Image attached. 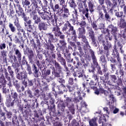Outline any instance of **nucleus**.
<instances>
[{"label":"nucleus","instance_id":"nucleus-1","mask_svg":"<svg viewBox=\"0 0 126 126\" xmlns=\"http://www.w3.org/2000/svg\"><path fill=\"white\" fill-rule=\"evenodd\" d=\"M60 5L62 7H61L59 4H54L52 3L50 9L53 10L54 12H58L60 13V15L63 17V18H68V16L70 15V12H69V9L67 8V5H65V0H59Z\"/></svg>","mask_w":126,"mask_h":126},{"label":"nucleus","instance_id":"nucleus-2","mask_svg":"<svg viewBox=\"0 0 126 126\" xmlns=\"http://www.w3.org/2000/svg\"><path fill=\"white\" fill-rule=\"evenodd\" d=\"M4 74V75H3ZM4 76L5 78H4ZM14 77V72L12 70L11 66H8L7 67V70L5 68L0 69V84L4 85L7 81H9V83L7 84L9 88L12 87V84L11 83V78ZM7 79V81H6Z\"/></svg>","mask_w":126,"mask_h":126},{"label":"nucleus","instance_id":"nucleus-3","mask_svg":"<svg viewBox=\"0 0 126 126\" xmlns=\"http://www.w3.org/2000/svg\"><path fill=\"white\" fill-rule=\"evenodd\" d=\"M98 5L96 7V10L98 11L99 18L101 19H105L106 21L110 22L111 21V15L110 12L108 11L106 8V6L104 5L105 0H98Z\"/></svg>","mask_w":126,"mask_h":126},{"label":"nucleus","instance_id":"nucleus-4","mask_svg":"<svg viewBox=\"0 0 126 126\" xmlns=\"http://www.w3.org/2000/svg\"><path fill=\"white\" fill-rule=\"evenodd\" d=\"M16 13L18 14V17H22L23 18L24 21L25 27L27 31V35L28 37H30L29 32H32V30H33V28H32V20L30 19L29 17H27L25 12H24V10H16Z\"/></svg>","mask_w":126,"mask_h":126},{"label":"nucleus","instance_id":"nucleus-5","mask_svg":"<svg viewBox=\"0 0 126 126\" xmlns=\"http://www.w3.org/2000/svg\"><path fill=\"white\" fill-rule=\"evenodd\" d=\"M88 6L87 4H86V1L85 4L82 3V7H81L80 6H78L79 12H82V14L85 15L87 19L89 18V11L91 13L94 12V7H95L94 3L92 2L90 0H88Z\"/></svg>","mask_w":126,"mask_h":126},{"label":"nucleus","instance_id":"nucleus-6","mask_svg":"<svg viewBox=\"0 0 126 126\" xmlns=\"http://www.w3.org/2000/svg\"><path fill=\"white\" fill-rule=\"evenodd\" d=\"M11 91V95H7L6 97V101L5 102V105L7 108H10V107L14 106V103L16 102H19L18 97L21 99V94L20 95L17 92H15L14 90H12Z\"/></svg>","mask_w":126,"mask_h":126},{"label":"nucleus","instance_id":"nucleus-7","mask_svg":"<svg viewBox=\"0 0 126 126\" xmlns=\"http://www.w3.org/2000/svg\"><path fill=\"white\" fill-rule=\"evenodd\" d=\"M62 31L65 32L67 35H72L75 38H77L76 31L74 29V27L72 26L68 21H67L66 23L64 24Z\"/></svg>","mask_w":126,"mask_h":126},{"label":"nucleus","instance_id":"nucleus-8","mask_svg":"<svg viewBox=\"0 0 126 126\" xmlns=\"http://www.w3.org/2000/svg\"><path fill=\"white\" fill-rule=\"evenodd\" d=\"M100 81L98 83L99 93L104 94L105 96H108L109 93L107 91L104 89V88H105V89L110 90V88L106 85L107 84V80L103 76H100Z\"/></svg>","mask_w":126,"mask_h":126},{"label":"nucleus","instance_id":"nucleus-9","mask_svg":"<svg viewBox=\"0 0 126 126\" xmlns=\"http://www.w3.org/2000/svg\"><path fill=\"white\" fill-rule=\"evenodd\" d=\"M45 102L42 101V103L46 104L48 106V110L50 111H55L56 110V105H55V99L52 97V94H48L44 97Z\"/></svg>","mask_w":126,"mask_h":126},{"label":"nucleus","instance_id":"nucleus-10","mask_svg":"<svg viewBox=\"0 0 126 126\" xmlns=\"http://www.w3.org/2000/svg\"><path fill=\"white\" fill-rule=\"evenodd\" d=\"M14 16H15L16 18L14 19V24L15 26H16L18 31L17 34L18 35V37H19L20 39L22 40L23 36H22V33H21V32L23 33L24 35L25 34V31L24 30V29L21 27V25H20V23H19V19L18 18V17H17V15L15 14Z\"/></svg>","mask_w":126,"mask_h":126},{"label":"nucleus","instance_id":"nucleus-11","mask_svg":"<svg viewBox=\"0 0 126 126\" xmlns=\"http://www.w3.org/2000/svg\"><path fill=\"white\" fill-rule=\"evenodd\" d=\"M6 120L5 117V112H3L1 109H0V126H11L12 123L10 122L4 121Z\"/></svg>","mask_w":126,"mask_h":126},{"label":"nucleus","instance_id":"nucleus-12","mask_svg":"<svg viewBox=\"0 0 126 126\" xmlns=\"http://www.w3.org/2000/svg\"><path fill=\"white\" fill-rule=\"evenodd\" d=\"M15 71L17 73L16 74V78L19 80L22 81L28 78V73H27L26 70H23L20 71L19 69H15Z\"/></svg>","mask_w":126,"mask_h":126},{"label":"nucleus","instance_id":"nucleus-13","mask_svg":"<svg viewBox=\"0 0 126 126\" xmlns=\"http://www.w3.org/2000/svg\"><path fill=\"white\" fill-rule=\"evenodd\" d=\"M14 51V55L10 54L9 59H13L16 61L17 60L19 63H21V60L22 59V53L20 52V50L17 48L13 49Z\"/></svg>","mask_w":126,"mask_h":126},{"label":"nucleus","instance_id":"nucleus-14","mask_svg":"<svg viewBox=\"0 0 126 126\" xmlns=\"http://www.w3.org/2000/svg\"><path fill=\"white\" fill-rule=\"evenodd\" d=\"M119 6L121 8H123V11H121L115 12V15L117 18H120V19H125V18H126L125 12H126V5H123V4L120 3Z\"/></svg>","mask_w":126,"mask_h":126},{"label":"nucleus","instance_id":"nucleus-15","mask_svg":"<svg viewBox=\"0 0 126 126\" xmlns=\"http://www.w3.org/2000/svg\"><path fill=\"white\" fill-rule=\"evenodd\" d=\"M58 82L61 83V85L57 86V88L59 90L58 95H63V92L65 91V86L64 83H65V80L63 78H60L58 79Z\"/></svg>","mask_w":126,"mask_h":126},{"label":"nucleus","instance_id":"nucleus-16","mask_svg":"<svg viewBox=\"0 0 126 126\" xmlns=\"http://www.w3.org/2000/svg\"><path fill=\"white\" fill-rule=\"evenodd\" d=\"M24 53L25 55H28L30 63H34V52L32 49H29V47H26V51H24Z\"/></svg>","mask_w":126,"mask_h":126},{"label":"nucleus","instance_id":"nucleus-17","mask_svg":"<svg viewBox=\"0 0 126 126\" xmlns=\"http://www.w3.org/2000/svg\"><path fill=\"white\" fill-rule=\"evenodd\" d=\"M52 32L54 33L55 36L59 37L60 39H63L65 37L64 34H63V32L61 31V28L59 26L56 25L52 28Z\"/></svg>","mask_w":126,"mask_h":126},{"label":"nucleus","instance_id":"nucleus-18","mask_svg":"<svg viewBox=\"0 0 126 126\" xmlns=\"http://www.w3.org/2000/svg\"><path fill=\"white\" fill-rule=\"evenodd\" d=\"M88 34L89 38L92 40V44L94 45V47H98V44H97V40L95 37V33L92 29L88 30Z\"/></svg>","mask_w":126,"mask_h":126},{"label":"nucleus","instance_id":"nucleus-19","mask_svg":"<svg viewBox=\"0 0 126 126\" xmlns=\"http://www.w3.org/2000/svg\"><path fill=\"white\" fill-rule=\"evenodd\" d=\"M28 13H30L31 17L34 21V24L38 25L39 22H41V17L37 14L36 10L32 11L31 12H28Z\"/></svg>","mask_w":126,"mask_h":126},{"label":"nucleus","instance_id":"nucleus-20","mask_svg":"<svg viewBox=\"0 0 126 126\" xmlns=\"http://www.w3.org/2000/svg\"><path fill=\"white\" fill-rule=\"evenodd\" d=\"M90 57H91V59L93 61V64L95 67H99L100 65H99V63H98V61L97 60V57H96V55H95V52L93 50H90Z\"/></svg>","mask_w":126,"mask_h":126},{"label":"nucleus","instance_id":"nucleus-21","mask_svg":"<svg viewBox=\"0 0 126 126\" xmlns=\"http://www.w3.org/2000/svg\"><path fill=\"white\" fill-rule=\"evenodd\" d=\"M98 117L99 118V120L98 121V124H99L100 126H112L111 124L106 123L107 122V120L106 119V117L104 116H102L101 114L98 113Z\"/></svg>","mask_w":126,"mask_h":126},{"label":"nucleus","instance_id":"nucleus-22","mask_svg":"<svg viewBox=\"0 0 126 126\" xmlns=\"http://www.w3.org/2000/svg\"><path fill=\"white\" fill-rule=\"evenodd\" d=\"M79 51V56L80 58H85L87 59V60H88V61H91V57H90V53L88 51H85V54H84V52H83V50H82V48H81L80 49H78Z\"/></svg>","mask_w":126,"mask_h":126},{"label":"nucleus","instance_id":"nucleus-23","mask_svg":"<svg viewBox=\"0 0 126 126\" xmlns=\"http://www.w3.org/2000/svg\"><path fill=\"white\" fill-rule=\"evenodd\" d=\"M112 56L113 58L117 59V61L121 62V58H120V53H119V50L117 48V45L116 44L113 46V49H112Z\"/></svg>","mask_w":126,"mask_h":126},{"label":"nucleus","instance_id":"nucleus-24","mask_svg":"<svg viewBox=\"0 0 126 126\" xmlns=\"http://www.w3.org/2000/svg\"><path fill=\"white\" fill-rule=\"evenodd\" d=\"M99 62L100 63L102 66H103V68H104L103 70V72H106V70L105 68L107 67V61L106 59V57H105V55L102 54L99 58Z\"/></svg>","mask_w":126,"mask_h":126},{"label":"nucleus","instance_id":"nucleus-25","mask_svg":"<svg viewBox=\"0 0 126 126\" xmlns=\"http://www.w3.org/2000/svg\"><path fill=\"white\" fill-rule=\"evenodd\" d=\"M52 73L53 75L54 76V77H53V76H51L50 77V79H51V80H53L55 79V77H57L58 78H59V77L61 76V73H62V70H56V68H55V67H53Z\"/></svg>","mask_w":126,"mask_h":126},{"label":"nucleus","instance_id":"nucleus-26","mask_svg":"<svg viewBox=\"0 0 126 126\" xmlns=\"http://www.w3.org/2000/svg\"><path fill=\"white\" fill-rule=\"evenodd\" d=\"M50 63L51 65H54L56 70H63V67L59 63L57 62V61L54 60H51L50 61Z\"/></svg>","mask_w":126,"mask_h":126},{"label":"nucleus","instance_id":"nucleus-27","mask_svg":"<svg viewBox=\"0 0 126 126\" xmlns=\"http://www.w3.org/2000/svg\"><path fill=\"white\" fill-rule=\"evenodd\" d=\"M38 29L40 31H42L43 30L44 31H46L47 29H48V24L46 22H43L40 21V22L38 23Z\"/></svg>","mask_w":126,"mask_h":126},{"label":"nucleus","instance_id":"nucleus-28","mask_svg":"<svg viewBox=\"0 0 126 126\" xmlns=\"http://www.w3.org/2000/svg\"><path fill=\"white\" fill-rule=\"evenodd\" d=\"M32 68V71H33V75L35 77L38 78L41 76V72L39 71V68H37V66L35 64H33Z\"/></svg>","mask_w":126,"mask_h":126},{"label":"nucleus","instance_id":"nucleus-29","mask_svg":"<svg viewBox=\"0 0 126 126\" xmlns=\"http://www.w3.org/2000/svg\"><path fill=\"white\" fill-rule=\"evenodd\" d=\"M43 11L44 12L39 16H40L42 20H43V21H49V15L50 14V15H51L52 13L49 12L47 11V10Z\"/></svg>","mask_w":126,"mask_h":126},{"label":"nucleus","instance_id":"nucleus-30","mask_svg":"<svg viewBox=\"0 0 126 126\" xmlns=\"http://www.w3.org/2000/svg\"><path fill=\"white\" fill-rule=\"evenodd\" d=\"M108 29L109 30H110V33L112 34V35H115L117 32L119 31V30H118V28L117 27L114 26L113 24L109 25L108 26Z\"/></svg>","mask_w":126,"mask_h":126},{"label":"nucleus","instance_id":"nucleus-31","mask_svg":"<svg viewBox=\"0 0 126 126\" xmlns=\"http://www.w3.org/2000/svg\"><path fill=\"white\" fill-rule=\"evenodd\" d=\"M46 36L48 39L49 43H51V42H57L59 40L58 38H55L54 37V34L52 32L46 33Z\"/></svg>","mask_w":126,"mask_h":126},{"label":"nucleus","instance_id":"nucleus-32","mask_svg":"<svg viewBox=\"0 0 126 126\" xmlns=\"http://www.w3.org/2000/svg\"><path fill=\"white\" fill-rule=\"evenodd\" d=\"M38 2L36 1H34L32 2L31 5V8L28 9L27 12H31L33 10H35L38 7Z\"/></svg>","mask_w":126,"mask_h":126},{"label":"nucleus","instance_id":"nucleus-33","mask_svg":"<svg viewBox=\"0 0 126 126\" xmlns=\"http://www.w3.org/2000/svg\"><path fill=\"white\" fill-rule=\"evenodd\" d=\"M120 29H123L124 32H126V21L125 19H121L119 22Z\"/></svg>","mask_w":126,"mask_h":126},{"label":"nucleus","instance_id":"nucleus-34","mask_svg":"<svg viewBox=\"0 0 126 126\" xmlns=\"http://www.w3.org/2000/svg\"><path fill=\"white\" fill-rule=\"evenodd\" d=\"M64 98H65L64 102L66 103L67 107H69L70 104L73 102V98L66 97V95H64Z\"/></svg>","mask_w":126,"mask_h":126},{"label":"nucleus","instance_id":"nucleus-35","mask_svg":"<svg viewBox=\"0 0 126 126\" xmlns=\"http://www.w3.org/2000/svg\"><path fill=\"white\" fill-rule=\"evenodd\" d=\"M67 66L68 70H66V68H64L65 71L67 72V75H69V72H74L75 71H74V68H75L71 64H68Z\"/></svg>","mask_w":126,"mask_h":126},{"label":"nucleus","instance_id":"nucleus-36","mask_svg":"<svg viewBox=\"0 0 126 126\" xmlns=\"http://www.w3.org/2000/svg\"><path fill=\"white\" fill-rule=\"evenodd\" d=\"M78 38L85 36L86 34V31L85 30V28H79L78 29Z\"/></svg>","mask_w":126,"mask_h":126},{"label":"nucleus","instance_id":"nucleus-37","mask_svg":"<svg viewBox=\"0 0 126 126\" xmlns=\"http://www.w3.org/2000/svg\"><path fill=\"white\" fill-rule=\"evenodd\" d=\"M10 61L12 64V66L14 68H16V69H18V67L19 66V64L18 63V60L13 59L12 58H9Z\"/></svg>","mask_w":126,"mask_h":126},{"label":"nucleus","instance_id":"nucleus-38","mask_svg":"<svg viewBox=\"0 0 126 126\" xmlns=\"http://www.w3.org/2000/svg\"><path fill=\"white\" fill-rule=\"evenodd\" d=\"M13 85L15 86L17 92H21V90H20V83L18 82V80H15V81L13 82Z\"/></svg>","mask_w":126,"mask_h":126},{"label":"nucleus","instance_id":"nucleus-39","mask_svg":"<svg viewBox=\"0 0 126 126\" xmlns=\"http://www.w3.org/2000/svg\"><path fill=\"white\" fill-rule=\"evenodd\" d=\"M49 43L45 44L46 49L47 50H50L49 51L54 52L55 51V45L52 43V42H49Z\"/></svg>","mask_w":126,"mask_h":126},{"label":"nucleus","instance_id":"nucleus-40","mask_svg":"<svg viewBox=\"0 0 126 126\" xmlns=\"http://www.w3.org/2000/svg\"><path fill=\"white\" fill-rule=\"evenodd\" d=\"M64 38H60L61 40L59 41V43H60L61 45H62V47H63L65 50V52L67 54L68 53V50H67V48L66 47V42H65V40H64Z\"/></svg>","mask_w":126,"mask_h":126},{"label":"nucleus","instance_id":"nucleus-41","mask_svg":"<svg viewBox=\"0 0 126 126\" xmlns=\"http://www.w3.org/2000/svg\"><path fill=\"white\" fill-rule=\"evenodd\" d=\"M101 27L99 28V29L102 30L101 32L103 34H110V30L108 28L107 29L105 28V25L104 24H101Z\"/></svg>","mask_w":126,"mask_h":126},{"label":"nucleus","instance_id":"nucleus-42","mask_svg":"<svg viewBox=\"0 0 126 126\" xmlns=\"http://www.w3.org/2000/svg\"><path fill=\"white\" fill-rule=\"evenodd\" d=\"M83 49L85 52H88L90 54V50L93 51V50L91 49V46H90V44H89V42L85 43L83 46Z\"/></svg>","mask_w":126,"mask_h":126},{"label":"nucleus","instance_id":"nucleus-43","mask_svg":"<svg viewBox=\"0 0 126 126\" xmlns=\"http://www.w3.org/2000/svg\"><path fill=\"white\" fill-rule=\"evenodd\" d=\"M61 102L58 103L57 105V108L60 110H61L62 112H64V109H65V105L64 104V102L63 101H62L60 100Z\"/></svg>","mask_w":126,"mask_h":126},{"label":"nucleus","instance_id":"nucleus-44","mask_svg":"<svg viewBox=\"0 0 126 126\" xmlns=\"http://www.w3.org/2000/svg\"><path fill=\"white\" fill-rule=\"evenodd\" d=\"M14 42L15 44H18L19 45H21V42L24 43V40H23V38L22 39L19 37V36H15V38L13 39Z\"/></svg>","mask_w":126,"mask_h":126},{"label":"nucleus","instance_id":"nucleus-45","mask_svg":"<svg viewBox=\"0 0 126 126\" xmlns=\"http://www.w3.org/2000/svg\"><path fill=\"white\" fill-rule=\"evenodd\" d=\"M67 2H68L70 7L71 8H76L77 5L76 3H75V0H67Z\"/></svg>","mask_w":126,"mask_h":126},{"label":"nucleus","instance_id":"nucleus-46","mask_svg":"<svg viewBox=\"0 0 126 126\" xmlns=\"http://www.w3.org/2000/svg\"><path fill=\"white\" fill-rule=\"evenodd\" d=\"M73 75L74 77H78L79 78H80L83 77L84 74L83 72L81 71H75L73 73Z\"/></svg>","mask_w":126,"mask_h":126},{"label":"nucleus","instance_id":"nucleus-47","mask_svg":"<svg viewBox=\"0 0 126 126\" xmlns=\"http://www.w3.org/2000/svg\"><path fill=\"white\" fill-rule=\"evenodd\" d=\"M1 56H2L3 58V63H7V58L6 57V52L4 50L1 51L0 52Z\"/></svg>","mask_w":126,"mask_h":126},{"label":"nucleus","instance_id":"nucleus-48","mask_svg":"<svg viewBox=\"0 0 126 126\" xmlns=\"http://www.w3.org/2000/svg\"><path fill=\"white\" fill-rule=\"evenodd\" d=\"M8 27L12 33H15L16 32V28L14 26V25L11 23H9Z\"/></svg>","mask_w":126,"mask_h":126},{"label":"nucleus","instance_id":"nucleus-49","mask_svg":"<svg viewBox=\"0 0 126 126\" xmlns=\"http://www.w3.org/2000/svg\"><path fill=\"white\" fill-rule=\"evenodd\" d=\"M105 2H106V3H107V4H108V5H109V6H112V5H113V7H115L117 6V5L118 4L117 3V1H116V0H114L113 4L111 1V0H107L105 1Z\"/></svg>","mask_w":126,"mask_h":126},{"label":"nucleus","instance_id":"nucleus-50","mask_svg":"<svg viewBox=\"0 0 126 126\" xmlns=\"http://www.w3.org/2000/svg\"><path fill=\"white\" fill-rule=\"evenodd\" d=\"M43 78H46L47 76H49L51 74V70L47 69V70H44V72H42Z\"/></svg>","mask_w":126,"mask_h":126},{"label":"nucleus","instance_id":"nucleus-51","mask_svg":"<svg viewBox=\"0 0 126 126\" xmlns=\"http://www.w3.org/2000/svg\"><path fill=\"white\" fill-rule=\"evenodd\" d=\"M46 55L48 57H52V59H56V53H54L53 51H51L50 50H47L46 52Z\"/></svg>","mask_w":126,"mask_h":126},{"label":"nucleus","instance_id":"nucleus-52","mask_svg":"<svg viewBox=\"0 0 126 126\" xmlns=\"http://www.w3.org/2000/svg\"><path fill=\"white\" fill-rule=\"evenodd\" d=\"M5 86H6V83H5L4 85L1 83L0 84V89H1L2 88V91L3 94H6L7 92V89H6V88H5Z\"/></svg>","mask_w":126,"mask_h":126},{"label":"nucleus","instance_id":"nucleus-53","mask_svg":"<svg viewBox=\"0 0 126 126\" xmlns=\"http://www.w3.org/2000/svg\"><path fill=\"white\" fill-rule=\"evenodd\" d=\"M102 45L103 46V48L105 49H108L109 50V49L112 48V43H111V42H109L108 41H106V43H105V42L103 43Z\"/></svg>","mask_w":126,"mask_h":126},{"label":"nucleus","instance_id":"nucleus-54","mask_svg":"<svg viewBox=\"0 0 126 126\" xmlns=\"http://www.w3.org/2000/svg\"><path fill=\"white\" fill-rule=\"evenodd\" d=\"M59 62L62 65L64 66V68H66V70L68 69V68H67V66H66V61H65V59L63 58Z\"/></svg>","mask_w":126,"mask_h":126},{"label":"nucleus","instance_id":"nucleus-55","mask_svg":"<svg viewBox=\"0 0 126 126\" xmlns=\"http://www.w3.org/2000/svg\"><path fill=\"white\" fill-rule=\"evenodd\" d=\"M4 111L6 112V116L7 119H11L12 118V112L11 111H7L6 107L4 108Z\"/></svg>","mask_w":126,"mask_h":126},{"label":"nucleus","instance_id":"nucleus-56","mask_svg":"<svg viewBox=\"0 0 126 126\" xmlns=\"http://www.w3.org/2000/svg\"><path fill=\"white\" fill-rule=\"evenodd\" d=\"M98 119V117H95L94 119H92L90 122V126H97V124L96 123V120Z\"/></svg>","mask_w":126,"mask_h":126},{"label":"nucleus","instance_id":"nucleus-57","mask_svg":"<svg viewBox=\"0 0 126 126\" xmlns=\"http://www.w3.org/2000/svg\"><path fill=\"white\" fill-rule=\"evenodd\" d=\"M21 63H22V65H25V64L27 65V64H28V62H27V59L25 56H23L22 59L21 60Z\"/></svg>","mask_w":126,"mask_h":126},{"label":"nucleus","instance_id":"nucleus-58","mask_svg":"<svg viewBox=\"0 0 126 126\" xmlns=\"http://www.w3.org/2000/svg\"><path fill=\"white\" fill-rule=\"evenodd\" d=\"M28 85L30 87L31 86H33L34 84H36V79H33L32 80H28Z\"/></svg>","mask_w":126,"mask_h":126},{"label":"nucleus","instance_id":"nucleus-59","mask_svg":"<svg viewBox=\"0 0 126 126\" xmlns=\"http://www.w3.org/2000/svg\"><path fill=\"white\" fill-rule=\"evenodd\" d=\"M75 59L76 61H77V64L76 65H75V68H77L78 69V68H80V65H82V64H81V63H80L79 58L78 57H75Z\"/></svg>","mask_w":126,"mask_h":126},{"label":"nucleus","instance_id":"nucleus-60","mask_svg":"<svg viewBox=\"0 0 126 126\" xmlns=\"http://www.w3.org/2000/svg\"><path fill=\"white\" fill-rule=\"evenodd\" d=\"M91 25L94 31H97L98 30V26L97 25V23L95 21L92 22Z\"/></svg>","mask_w":126,"mask_h":126},{"label":"nucleus","instance_id":"nucleus-61","mask_svg":"<svg viewBox=\"0 0 126 126\" xmlns=\"http://www.w3.org/2000/svg\"><path fill=\"white\" fill-rule=\"evenodd\" d=\"M81 61V63L82 64V65H83V67H84V68H86L87 66H88V64L85 63V60L84 58L81 57L80 59Z\"/></svg>","mask_w":126,"mask_h":126},{"label":"nucleus","instance_id":"nucleus-62","mask_svg":"<svg viewBox=\"0 0 126 126\" xmlns=\"http://www.w3.org/2000/svg\"><path fill=\"white\" fill-rule=\"evenodd\" d=\"M107 58L108 61L111 62V63H117V60H116V59L115 57H113L112 56L109 57V56H107Z\"/></svg>","mask_w":126,"mask_h":126},{"label":"nucleus","instance_id":"nucleus-63","mask_svg":"<svg viewBox=\"0 0 126 126\" xmlns=\"http://www.w3.org/2000/svg\"><path fill=\"white\" fill-rule=\"evenodd\" d=\"M66 87L68 89L69 92H74L75 89V86H73L72 87L67 85L66 86Z\"/></svg>","mask_w":126,"mask_h":126},{"label":"nucleus","instance_id":"nucleus-64","mask_svg":"<svg viewBox=\"0 0 126 126\" xmlns=\"http://www.w3.org/2000/svg\"><path fill=\"white\" fill-rule=\"evenodd\" d=\"M14 13H15V12L13 9V7H12L10 8V14L9 15V17H11V18H13V17H14Z\"/></svg>","mask_w":126,"mask_h":126}]
</instances>
